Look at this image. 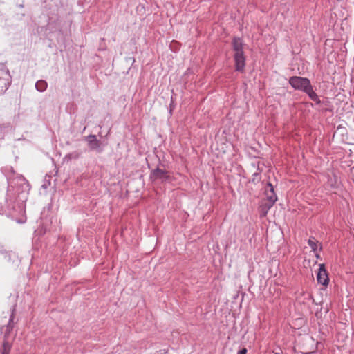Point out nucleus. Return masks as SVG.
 I'll use <instances>...</instances> for the list:
<instances>
[{
  "label": "nucleus",
  "instance_id": "1",
  "mask_svg": "<svg viewBox=\"0 0 354 354\" xmlns=\"http://www.w3.org/2000/svg\"><path fill=\"white\" fill-rule=\"evenodd\" d=\"M288 83L295 90L306 93L315 103L319 102V95L315 92L314 86L308 78L301 76H292L289 78Z\"/></svg>",
  "mask_w": 354,
  "mask_h": 354
},
{
  "label": "nucleus",
  "instance_id": "2",
  "mask_svg": "<svg viewBox=\"0 0 354 354\" xmlns=\"http://www.w3.org/2000/svg\"><path fill=\"white\" fill-rule=\"evenodd\" d=\"M232 46L234 51L235 71L243 73L245 66V56L243 51L244 44L243 39L240 37H234L232 41Z\"/></svg>",
  "mask_w": 354,
  "mask_h": 354
},
{
  "label": "nucleus",
  "instance_id": "3",
  "mask_svg": "<svg viewBox=\"0 0 354 354\" xmlns=\"http://www.w3.org/2000/svg\"><path fill=\"white\" fill-rule=\"evenodd\" d=\"M12 82V77L6 65L0 64V94L4 93Z\"/></svg>",
  "mask_w": 354,
  "mask_h": 354
},
{
  "label": "nucleus",
  "instance_id": "4",
  "mask_svg": "<svg viewBox=\"0 0 354 354\" xmlns=\"http://www.w3.org/2000/svg\"><path fill=\"white\" fill-rule=\"evenodd\" d=\"M15 313L16 305H14L11 309V313L10 315L8 324L5 326H1L0 328L1 333L3 334V339H12V337H10V334L15 327L14 319L15 317Z\"/></svg>",
  "mask_w": 354,
  "mask_h": 354
},
{
  "label": "nucleus",
  "instance_id": "5",
  "mask_svg": "<svg viewBox=\"0 0 354 354\" xmlns=\"http://www.w3.org/2000/svg\"><path fill=\"white\" fill-rule=\"evenodd\" d=\"M149 178L152 182L160 180L162 183H165L171 179V176L168 171L158 167L151 171Z\"/></svg>",
  "mask_w": 354,
  "mask_h": 354
},
{
  "label": "nucleus",
  "instance_id": "6",
  "mask_svg": "<svg viewBox=\"0 0 354 354\" xmlns=\"http://www.w3.org/2000/svg\"><path fill=\"white\" fill-rule=\"evenodd\" d=\"M85 140L88 142V147L90 150L95 151L97 153H102L103 148L102 147V142L97 140L95 135L90 134L85 137Z\"/></svg>",
  "mask_w": 354,
  "mask_h": 354
},
{
  "label": "nucleus",
  "instance_id": "7",
  "mask_svg": "<svg viewBox=\"0 0 354 354\" xmlns=\"http://www.w3.org/2000/svg\"><path fill=\"white\" fill-rule=\"evenodd\" d=\"M319 270L317 274V281L318 283H320L324 286H327L329 282V278L328 275V272L326 270L324 264L319 265Z\"/></svg>",
  "mask_w": 354,
  "mask_h": 354
},
{
  "label": "nucleus",
  "instance_id": "8",
  "mask_svg": "<svg viewBox=\"0 0 354 354\" xmlns=\"http://www.w3.org/2000/svg\"><path fill=\"white\" fill-rule=\"evenodd\" d=\"M261 165H263V164L259 161L252 162L251 164V167L252 169H257V171L253 173L252 179L250 180L254 184L259 183L261 180V174L263 171V169L260 167Z\"/></svg>",
  "mask_w": 354,
  "mask_h": 354
},
{
  "label": "nucleus",
  "instance_id": "9",
  "mask_svg": "<svg viewBox=\"0 0 354 354\" xmlns=\"http://www.w3.org/2000/svg\"><path fill=\"white\" fill-rule=\"evenodd\" d=\"M274 203L275 202L273 201L272 197L270 198V201L267 199L261 201L259 207L260 216L265 217Z\"/></svg>",
  "mask_w": 354,
  "mask_h": 354
},
{
  "label": "nucleus",
  "instance_id": "10",
  "mask_svg": "<svg viewBox=\"0 0 354 354\" xmlns=\"http://www.w3.org/2000/svg\"><path fill=\"white\" fill-rule=\"evenodd\" d=\"M15 338V337H12V339H3L2 344L0 348L1 354H10Z\"/></svg>",
  "mask_w": 354,
  "mask_h": 354
},
{
  "label": "nucleus",
  "instance_id": "11",
  "mask_svg": "<svg viewBox=\"0 0 354 354\" xmlns=\"http://www.w3.org/2000/svg\"><path fill=\"white\" fill-rule=\"evenodd\" d=\"M265 194L267 200L270 201V198L272 197L274 202L277 201V196L274 192V186L270 183H268L265 187Z\"/></svg>",
  "mask_w": 354,
  "mask_h": 354
},
{
  "label": "nucleus",
  "instance_id": "12",
  "mask_svg": "<svg viewBox=\"0 0 354 354\" xmlns=\"http://www.w3.org/2000/svg\"><path fill=\"white\" fill-rule=\"evenodd\" d=\"M319 103H315V104H319L322 106V112H333V106L331 104V102L327 98H326L325 100H321L320 98L319 97Z\"/></svg>",
  "mask_w": 354,
  "mask_h": 354
},
{
  "label": "nucleus",
  "instance_id": "13",
  "mask_svg": "<svg viewBox=\"0 0 354 354\" xmlns=\"http://www.w3.org/2000/svg\"><path fill=\"white\" fill-rule=\"evenodd\" d=\"M13 131V127L10 123L0 124V140H3L6 134Z\"/></svg>",
  "mask_w": 354,
  "mask_h": 354
},
{
  "label": "nucleus",
  "instance_id": "14",
  "mask_svg": "<svg viewBox=\"0 0 354 354\" xmlns=\"http://www.w3.org/2000/svg\"><path fill=\"white\" fill-rule=\"evenodd\" d=\"M47 87V82L43 80H38L35 84V88L39 92H44L46 90Z\"/></svg>",
  "mask_w": 354,
  "mask_h": 354
},
{
  "label": "nucleus",
  "instance_id": "15",
  "mask_svg": "<svg viewBox=\"0 0 354 354\" xmlns=\"http://www.w3.org/2000/svg\"><path fill=\"white\" fill-rule=\"evenodd\" d=\"M317 243L318 241H316L314 236H310L308 240V244L313 252H315L317 250Z\"/></svg>",
  "mask_w": 354,
  "mask_h": 354
},
{
  "label": "nucleus",
  "instance_id": "16",
  "mask_svg": "<svg viewBox=\"0 0 354 354\" xmlns=\"http://www.w3.org/2000/svg\"><path fill=\"white\" fill-rule=\"evenodd\" d=\"M247 352H248V350L247 348H242L241 349H240L237 354H247Z\"/></svg>",
  "mask_w": 354,
  "mask_h": 354
},
{
  "label": "nucleus",
  "instance_id": "17",
  "mask_svg": "<svg viewBox=\"0 0 354 354\" xmlns=\"http://www.w3.org/2000/svg\"><path fill=\"white\" fill-rule=\"evenodd\" d=\"M174 102H173V98L171 97V104L169 105V108H170V112L172 111V110L174 109L175 106L173 104Z\"/></svg>",
  "mask_w": 354,
  "mask_h": 354
},
{
  "label": "nucleus",
  "instance_id": "18",
  "mask_svg": "<svg viewBox=\"0 0 354 354\" xmlns=\"http://www.w3.org/2000/svg\"><path fill=\"white\" fill-rule=\"evenodd\" d=\"M50 184V180H48L47 182H46L44 184L42 185V188L46 189L48 187V185Z\"/></svg>",
  "mask_w": 354,
  "mask_h": 354
},
{
  "label": "nucleus",
  "instance_id": "19",
  "mask_svg": "<svg viewBox=\"0 0 354 354\" xmlns=\"http://www.w3.org/2000/svg\"><path fill=\"white\" fill-rule=\"evenodd\" d=\"M22 180L24 182V185H25L26 186V187L29 189L28 182L24 178H22Z\"/></svg>",
  "mask_w": 354,
  "mask_h": 354
},
{
  "label": "nucleus",
  "instance_id": "20",
  "mask_svg": "<svg viewBox=\"0 0 354 354\" xmlns=\"http://www.w3.org/2000/svg\"><path fill=\"white\" fill-rule=\"evenodd\" d=\"M167 351L166 350H160L157 351V354H166Z\"/></svg>",
  "mask_w": 354,
  "mask_h": 354
},
{
  "label": "nucleus",
  "instance_id": "21",
  "mask_svg": "<svg viewBox=\"0 0 354 354\" xmlns=\"http://www.w3.org/2000/svg\"><path fill=\"white\" fill-rule=\"evenodd\" d=\"M322 250V244L320 243L319 250Z\"/></svg>",
  "mask_w": 354,
  "mask_h": 354
},
{
  "label": "nucleus",
  "instance_id": "22",
  "mask_svg": "<svg viewBox=\"0 0 354 354\" xmlns=\"http://www.w3.org/2000/svg\"><path fill=\"white\" fill-rule=\"evenodd\" d=\"M316 257H317V258H319V254H316Z\"/></svg>",
  "mask_w": 354,
  "mask_h": 354
}]
</instances>
